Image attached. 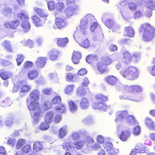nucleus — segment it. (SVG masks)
Here are the masks:
<instances>
[{"instance_id":"f257e3e1","label":"nucleus","mask_w":155,"mask_h":155,"mask_svg":"<svg viewBox=\"0 0 155 155\" xmlns=\"http://www.w3.org/2000/svg\"><path fill=\"white\" fill-rule=\"evenodd\" d=\"M140 33L142 34V40L146 42H150L155 37V28L149 23L141 25L138 29Z\"/></svg>"},{"instance_id":"f03ea898","label":"nucleus","mask_w":155,"mask_h":155,"mask_svg":"<svg viewBox=\"0 0 155 155\" xmlns=\"http://www.w3.org/2000/svg\"><path fill=\"white\" fill-rule=\"evenodd\" d=\"M95 99L96 101L91 105V106L94 109L106 111L110 109V106L107 105L104 103L108 100L107 96L102 94H97L95 95Z\"/></svg>"},{"instance_id":"7ed1b4c3","label":"nucleus","mask_w":155,"mask_h":155,"mask_svg":"<svg viewBox=\"0 0 155 155\" xmlns=\"http://www.w3.org/2000/svg\"><path fill=\"white\" fill-rule=\"evenodd\" d=\"M28 106L31 111V114L33 113L32 117L33 119L34 123L35 124H37L40 117L42 114L39 102L32 101L28 105Z\"/></svg>"},{"instance_id":"20e7f679","label":"nucleus","mask_w":155,"mask_h":155,"mask_svg":"<svg viewBox=\"0 0 155 155\" xmlns=\"http://www.w3.org/2000/svg\"><path fill=\"white\" fill-rule=\"evenodd\" d=\"M120 74L127 79L134 80L139 76V71L136 67L130 66L121 69L120 71Z\"/></svg>"},{"instance_id":"39448f33","label":"nucleus","mask_w":155,"mask_h":155,"mask_svg":"<svg viewBox=\"0 0 155 155\" xmlns=\"http://www.w3.org/2000/svg\"><path fill=\"white\" fill-rule=\"evenodd\" d=\"M113 62L111 58L107 56L104 57L97 63V68L101 73H104L106 71L107 66Z\"/></svg>"},{"instance_id":"423d86ee","label":"nucleus","mask_w":155,"mask_h":155,"mask_svg":"<svg viewBox=\"0 0 155 155\" xmlns=\"http://www.w3.org/2000/svg\"><path fill=\"white\" fill-rule=\"evenodd\" d=\"M123 57L124 62L126 64H129L132 62H136L139 59L137 54L134 53L132 54L127 50L123 52Z\"/></svg>"},{"instance_id":"0eeeda50","label":"nucleus","mask_w":155,"mask_h":155,"mask_svg":"<svg viewBox=\"0 0 155 155\" xmlns=\"http://www.w3.org/2000/svg\"><path fill=\"white\" fill-rule=\"evenodd\" d=\"M94 19V17L92 15L87 14L81 20L80 31L81 35H84L86 34V29L87 22L93 21Z\"/></svg>"},{"instance_id":"6e6552de","label":"nucleus","mask_w":155,"mask_h":155,"mask_svg":"<svg viewBox=\"0 0 155 155\" xmlns=\"http://www.w3.org/2000/svg\"><path fill=\"white\" fill-rule=\"evenodd\" d=\"M17 17L23 20L21 25L25 32L28 31L31 27L30 23L28 21L29 17L24 12H20L17 14Z\"/></svg>"},{"instance_id":"1a4fd4ad","label":"nucleus","mask_w":155,"mask_h":155,"mask_svg":"<svg viewBox=\"0 0 155 155\" xmlns=\"http://www.w3.org/2000/svg\"><path fill=\"white\" fill-rule=\"evenodd\" d=\"M102 20L103 23L108 28L111 29L113 31H115L119 29V26L116 24L114 23L113 20L111 18H108L105 19V18H103Z\"/></svg>"},{"instance_id":"9d476101","label":"nucleus","mask_w":155,"mask_h":155,"mask_svg":"<svg viewBox=\"0 0 155 155\" xmlns=\"http://www.w3.org/2000/svg\"><path fill=\"white\" fill-rule=\"evenodd\" d=\"M146 146L143 144L139 143L137 144L130 155H137V153H143L146 152Z\"/></svg>"},{"instance_id":"9b49d317","label":"nucleus","mask_w":155,"mask_h":155,"mask_svg":"<svg viewBox=\"0 0 155 155\" xmlns=\"http://www.w3.org/2000/svg\"><path fill=\"white\" fill-rule=\"evenodd\" d=\"M20 25V21L17 19L7 21L4 24L5 28L15 30L17 29Z\"/></svg>"},{"instance_id":"f8f14e48","label":"nucleus","mask_w":155,"mask_h":155,"mask_svg":"<svg viewBox=\"0 0 155 155\" xmlns=\"http://www.w3.org/2000/svg\"><path fill=\"white\" fill-rule=\"evenodd\" d=\"M31 18L34 25L37 27L42 26L45 23L46 20L47 19V18L44 19H41L36 15L32 16Z\"/></svg>"},{"instance_id":"ddd939ff","label":"nucleus","mask_w":155,"mask_h":155,"mask_svg":"<svg viewBox=\"0 0 155 155\" xmlns=\"http://www.w3.org/2000/svg\"><path fill=\"white\" fill-rule=\"evenodd\" d=\"M47 61L45 57H39L37 58L35 64L38 68H42L45 66Z\"/></svg>"},{"instance_id":"4468645a","label":"nucleus","mask_w":155,"mask_h":155,"mask_svg":"<svg viewBox=\"0 0 155 155\" xmlns=\"http://www.w3.org/2000/svg\"><path fill=\"white\" fill-rule=\"evenodd\" d=\"M55 24L58 28L60 29L64 28L67 25V23L64 19L60 17L56 18Z\"/></svg>"},{"instance_id":"2eb2a0df","label":"nucleus","mask_w":155,"mask_h":155,"mask_svg":"<svg viewBox=\"0 0 155 155\" xmlns=\"http://www.w3.org/2000/svg\"><path fill=\"white\" fill-rule=\"evenodd\" d=\"M74 6H68L65 10V13L67 16H71L74 14L75 12L79 9V7L78 5H74Z\"/></svg>"},{"instance_id":"dca6fc26","label":"nucleus","mask_w":155,"mask_h":155,"mask_svg":"<svg viewBox=\"0 0 155 155\" xmlns=\"http://www.w3.org/2000/svg\"><path fill=\"white\" fill-rule=\"evenodd\" d=\"M105 80L107 83L110 86H114L117 81V78L112 75H108L105 78Z\"/></svg>"},{"instance_id":"f3484780","label":"nucleus","mask_w":155,"mask_h":155,"mask_svg":"<svg viewBox=\"0 0 155 155\" xmlns=\"http://www.w3.org/2000/svg\"><path fill=\"white\" fill-rule=\"evenodd\" d=\"M124 88L130 92H132L135 93L140 92L142 91V88L139 86L132 85L128 86L125 85Z\"/></svg>"},{"instance_id":"a211bd4d","label":"nucleus","mask_w":155,"mask_h":155,"mask_svg":"<svg viewBox=\"0 0 155 155\" xmlns=\"http://www.w3.org/2000/svg\"><path fill=\"white\" fill-rule=\"evenodd\" d=\"M0 77L2 79L5 80L12 77V74L8 70L3 68L0 70Z\"/></svg>"},{"instance_id":"6ab92c4d","label":"nucleus","mask_w":155,"mask_h":155,"mask_svg":"<svg viewBox=\"0 0 155 155\" xmlns=\"http://www.w3.org/2000/svg\"><path fill=\"white\" fill-rule=\"evenodd\" d=\"M104 148L108 152L109 155H117V153L115 152L114 149L113 147V145L110 142L106 143Z\"/></svg>"},{"instance_id":"aec40b11","label":"nucleus","mask_w":155,"mask_h":155,"mask_svg":"<svg viewBox=\"0 0 155 155\" xmlns=\"http://www.w3.org/2000/svg\"><path fill=\"white\" fill-rule=\"evenodd\" d=\"M130 134L131 132L129 130H124L121 132L119 135V138L123 141H126Z\"/></svg>"},{"instance_id":"412c9836","label":"nucleus","mask_w":155,"mask_h":155,"mask_svg":"<svg viewBox=\"0 0 155 155\" xmlns=\"http://www.w3.org/2000/svg\"><path fill=\"white\" fill-rule=\"evenodd\" d=\"M34 11L41 18H44V19L46 18L48 16V13L44 9L38 7H35L34 8Z\"/></svg>"},{"instance_id":"4be33fe9","label":"nucleus","mask_w":155,"mask_h":155,"mask_svg":"<svg viewBox=\"0 0 155 155\" xmlns=\"http://www.w3.org/2000/svg\"><path fill=\"white\" fill-rule=\"evenodd\" d=\"M30 97L32 101L37 102L39 99L40 92L39 91L36 89L32 91L30 93Z\"/></svg>"},{"instance_id":"5701e85b","label":"nucleus","mask_w":155,"mask_h":155,"mask_svg":"<svg viewBox=\"0 0 155 155\" xmlns=\"http://www.w3.org/2000/svg\"><path fill=\"white\" fill-rule=\"evenodd\" d=\"M126 121L127 123L133 126L139 124L138 121L136 120V118L132 115H128L126 117Z\"/></svg>"},{"instance_id":"b1692460","label":"nucleus","mask_w":155,"mask_h":155,"mask_svg":"<svg viewBox=\"0 0 155 155\" xmlns=\"http://www.w3.org/2000/svg\"><path fill=\"white\" fill-rule=\"evenodd\" d=\"M57 40V43L58 45L61 47H64L67 45V44L68 42V38H56Z\"/></svg>"},{"instance_id":"393cba45","label":"nucleus","mask_w":155,"mask_h":155,"mask_svg":"<svg viewBox=\"0 0 155 155\" xmlns=\"http://www.w3.org/2000/svg\"><path fill=\"white\" fill-rule=\"evenodd\" d=\"M81 58V54L78 51H74L73 53L72 60L73 62L75 64H78Z\"/></svg>"},{"instance_id":"a878e982","label":"nucleus","mask_w":155,"mask_h":155,"mask_svg":"<svg viewBox=\"0 0 155 155\" xmlns=\"http://www.w3.org/2000/svg\"><path fill=\"white\" fill-rule=\"evenodd\" d=\"M124 35L130 37H133L134 35V29L129 26L125 27L124 30Z\"/></svg>"},{"instance_id":"bb28decb","label":"nucleus","mask_w":155,"mask_h":155,"mask_svg":"<svg viewBox=\"0 0 155 155\" xmlns=\"http://www.w3.org/2000/svg\"><path fill=\"white\" fill-rule=\"evenodd\" d=\"M127 110H122L120 111L117 115L115 119V121L117 122L119 120L126 118L128 115Z\"/></svg>"},{"instance_id":"cd10ccee","label":"nucleus","mask_w":155,"mask_h":155,"mask_svg":"<svg viewBox=\"0 0 155 155\" xmlns=\"http://www.w3.org/2000/svg\"><path fill=\"white\" fill-rule=\"evenodd\" d=\"M145 123L149 129L153 130L155 129V124L154 121L150 118L147 117L144 120Z\"/></svg>"},{"instance_id":"c85d7f7f","label":"nucleus","mask_w":155,"mask_h":155,"mask_svg":"<svg viewBox=\"0 0 155 155\" xmlns=\"http://www.w3.org/2000/svg\"><path fill=\"white\" fill-rule=\"evenodd\" d=\"M38 72L35 69H33L29 71L28 73V78L31 80L36 79L38 75Z\"/></svg>"},{"instance_id":"c756f323","label":"nucleus","mask_w":155,"mask_h":155,"mask_svg":"<svg viewBox=\"0 0 155 155\" xmlns=\"http://www.w3.org/2000/svg\"><path fill=\"white\" fill-rule=\"evenodd\" d=\"M54 116V113L52 111H49L47 112L45 117V121L48 122V123H50L53 120Z\"/></svg>"},{"instance_id":"7c9ffc66","label":"nucleus","mask_w":155,"mask_h":155,"mask_svg":"<svg viewBox=\"0 0 155 155\" xmlns=\"http://www.w3.org/2000/svg\"><path fill=\"white\" fill-rule=\"evenodd\" d=\"M80 106L82 109L87 108L89 106V102L88 99L86 98H82L81 101Z\"/></svg>"},{"instance_id":"2f4dec72","label":"nucleus","mask_w":155,"mask_h":155,"mask_svg":"<svg viewBox=\"0 0 155 155\" xmlns=\"http://www.w3.org/2000/svg\"><path fill=\"white\" fill-rule=\"evenodd\" d=\"M3 46L5 50L7 51L12 52L13 51V49L11 45V42L8 40H5L3 44Z\"/></svg>"},{"instance_id":"473e14b6","label":"nucleus","mask_w":155,"mask_h":155,"mask_svg":"<svg viewBox=\"0 0 155 155\" xmlns=\"http://www.w3.org/2000/svg\"><path fill=\"white\" fill-rule=\"evenodd\" d=\"M33 149L36 152H38L43 149V146L40 142L36 141L33 144Z\"/></svg>"},{"instance_id":"72a5a7b5","label":"nucleus","mask_w":155,"mask_h":155,"mask_svg":"<svg viewBox=\"0 0 155 155\" xmlns=\"http://www.w3.org/2000/svg\"><path fill=\"white\" fill-rule=\"evenodd\" d=\"M69 109L71 112L73 113L78 109L77 105L72 101H70L68 102Z\"/></svg>"},{"instance_id":"f704fd0d","label":"nucleus","mask_w":155,"mask_h":155,"mask_svg":"<svg viewBox=\"0 0 155 155\" xmlns=\"http://www.w3.org/2000/svg\"><path fill=\"white\" fill-rule=\"evenodd\" d=\"M31 146L29 144H26L22 147L21 152L23 154H27L30 153L31 151Z\"/></svg>"},{"instance_id":"c9c22d12","label":"nucleus","mask_w":155,"mask_h":155,"mask_svg":"<svg viewBox=\"0 0 155 155\" xmlns=\"http://www.w3.org/2000/svg\"><path fill=\"white\" fill-rule=\"evenodd\" d=\"M98 59V57L97 55L92 54L88 55L86 58L87 61L89 64H91L94 61H96Z\"/></svg>"},{"instance_id":"e433bc0d","label":"nucleus","mask_w":155,"mask_h":155,"mask_svg":"<svg viewBox=\"0 0 155 155\" xmlns=\"http://www.w3.org/2000/svg\"><path fill=\"white\" fill-rule=\"evenodd\" d=\"M85 144V141L83 140H79L74 143V147L78 150L82 149Z\"/></svg>"},{"instance_id":"4c0bfd02","label":"nucleus","mask_w":155,"mask_h":155,"mask_svg":"<svg viewBox=\"0 0 155 155\" xmlns=\"http://www.w3.org/2000/svg\"><path fill=\"white\" fill-rule=\"evenodd\" d=\"M67 127L65 126L59 129V136L60 138L64 137L67 134Z\"/></svg>"},{"instance_id":"58836bf2","label":"nucleus","mask_w":155,"mask_h":155,"mask_svg":"<svg viewBox=\"0 0 155 155\" xmlns=\"http://www.w3.org/2000/svg\"><path fill=\"white\" fill-rule=\"evenodd\" d=\"M55 110L57 112L61 113H65L67 111V108L65 105L62 104L56 107Z\"/></svg>"},{"instance_id":"ea45409f","label":"nucleus","mask_w":155,"mask_h":155,"mask_svg":"<svg viewBox=\"0 0 155 155\" xmlns=\"http://www.w3.org/2000/svg\"><path fill=\"white\" fill-rule=\"evenodd\" d=\"M61 98L60 96L57 95L52 99L51 104L53 105H57L61 103Z\"/></svg>"},{"instance_id":"a19ab883","label":"nucleus","mask_w":155,"mask_h":155,"mask_svg":"<svg viewBox=\"0 0 155 155\" xmlns=\"http://www.w3.org/2000/svg\"><path fill=\"white\" fill-rule=\"evenodd\" d=\"M30 86L27 84H24L21 86L20 92L21 93H25L29 92L31 90Z\"/></svg>"},{"instance_id":"79ce46f5","label":"nucleus","mask_w":155,"mask_h":155,"mask_svg":"<svg viewBox=\"0 0 155 155\" xmlns=\"http://www.w3.org/2000/svg\"><path fill=\"white\" fill-rule=\"evenodd\" d=\"M80 45L83 48H87L90 46L91 43L89 40L86 38L82 40L80 43Z\"/></svg>"},{"instance_id":"37998d69","label":"nucleus","mask_w":155,"mask_h":155,"mask_svg":"<svg viewBox=\"0 0 155 155\" xmlns=\"http://www.w3.org/2000/svg\"><path fill=\"white\" fill-rule=\"evenodd\" d=\"M26 143V140L20 139L18 140L16 145V148L17 149H20L24 144H25Z\"/></svg>"},{"instance_id":"c03bdc74","label":"nucleus","mask_w":155,"mask_h":155,"mask_svg":"<svg viewBox=\"0 0 155 155\" xmlns=\"http://www.w3.org/2000/svg\"><path fill=\"white\" fill-rule=\"evenodd\" d=\"M49 123L45 121L41 123L39 126L40 129L42 131L48 129L50 127Z\"/></svg>"},{"instance_id":"a18cd8bd","label":"nucleus","mask_w":155,"mask_h":155,"mask_svg":"<svg viewBox=\"0 0 155 155\" xmlns=\"http://www.w3.org/2000/svg\"><path fill=\"white\" fill-rule=\"evenodd\" d=\"M62 147L64 149H65L66 151L69 150L72 148H74L73 146V144L70 142H65L63 143Z\"/></svg>"},{"instance_id":"49530a36","label":"nucleus","mask_w":155,"mask_h":155,"mask_svg":"<svg viewBox=\"0 0 155 155\" xmlns=\"http://www.w3.org/2000/svg\"><path fill=\"white\" fill-rule=\"evenodd\" d=\"M146 6L148 9L152 10L155 7V2L152 0H150L147 2Z\"/></svg>"},{"instance_id":"de8ad7c7","label":"nucleus","mask_w":155,"mask_h":155,"mask_svg":"<svg viewBox=\"0 0 155 155\" xmlns=\"http://www.w3.org/2000/svg\"><path fill=\"white\" fill-rule=\"evenodd\" d=\"M151 63L153 65L152 68L149 69L148 71L153 76H155V58H153L151 61Z\"/></svg>"},{"instance_id":"09e8293b","label":"nucleus","mask_w":155,"mask_h":155,"mask_svg":"<svg viewBox=\"0 0 155 155\" xmlns=\"http://www.w3.org/2000/svg\"><path fill=\"white\" fill-rule=\"evenodd\" d=\"M48 8L50 11L54 10L56 7V5L54 1H51L47 2Z\"/></svg>"},{"instance_id":"8fccbe9b","label":"nucleus","mask_w":155,"mask_h":155,"mask_svg":"<svg viewBox=\"0 0 155 155\" xmlns=\"http://www.w3.org/2000/svg\"><path fill=\"white\" fill-rule=\"evenodd\" d=\"M74 85L73 84H71L67 86L64 90V92L66 94H69L73 91Z\"/></svg>"},{"instance_id":"3c124183","label":"nucleus","mask_w":155,"mask_h":155,"mask_svg":"<svg viewBox=\"0 0 155 155\" xmlns=\"http://www.w3.org/2000/svg\"><path fill=\"white\" fill-rule=\"evenodd\" d=\"M58 52L57 51H51V54L50 56V59L52 61H55L58 57Z\"/></svg>"},{"instance_id":"603ef678","label":"nucleus","mask_w":155,"mask_h":155,"mask_svg":"<svg viewBox=\"0 0 155 155\" xmlns=\"http://www.w3.org/2000/svg\"><path fill=\"white\" fill-rule=\"evenodd\" d=\"M24 56L22 54H18L17 57L16 59V61L17 62L18 66H19L23 62L24 58Z\"/></svg>"},{"instance_id":"864d4df0","label":"nucleus","mask_w":155,"mask_h":155,"mask_svg":"<svg viewBox=\"0 0 155 155\" xmlns=\"http://www.w3.org/2000/svg\"><path fill=\"white\" fill-rule=\"evenodd\" d=\"M77 93L78 95H84L86 93V91L83 87L81 86L77 88Z\"/></svg>"},{"instance_id":"5fc2aeb1","label":"nucleus","mask_w":155,"mask_h":155,"mask_svg":"<svg viewBox=\"0 0 155 155\" xmlns=\"http://www.w3.org/2000/svg\"><path fill=\"white\" fill-rule=\"evenodd\" d=\"M64 5L63 3L58 2L56 4V8L57 10L61 11L64 9Z\"/></svg>"},{"instance_id":"6e6d98bb","label":"nucleus","mask_w":155,"mask_h":155,"mask_svg":"<svg viewBox=\"0 0 155 155\" xmlns=\"http://www.w3.org/2000/svg\"><path fill=\"white\" fill-rule=\"evenodd\" d=\"M12 104V102L8 98H6L1 103L2 106H9Z\"/></svg>"},{"instance_id":"4d7b16f0","label":"nucleus","mask_w":155,"mask_h":155,"mask_svg":"<svg viewBox=\"0 0 155 155\" xmlns=\"http://www.w3.org/2000/svg\"><path fill=\"white\" fill-rule=\"evenodd\" d=\"M129 8L131 11H134L137 8V5L134 3L130 2L128 4Z\"/></svg>"},{"instance_id":"13d9d810","label":"nucleus","mask_w":155,"mask_h":155,"mask_svg":"<svg viewBox=\"0 0 155 155\" xmlns=\"http://www.w3.org/2000/svg\"><path fill=\"white\" fill-rule=\"evenodd\" d=\"M14 123V119L12 117H9L5 122V124L6 126H9L12 125Z\"/></svg>"},{"instance_id":"bf43d9fd","label":"nucleus","mask_w":155,"mask_h":155,"mask_svg":"<svg viewBox=\"0 0 155 155\" xmlns=\"http://www.w3.org/2000/svg\"><path fill=\"white\" fill-rule=\"evenodd\" d=\"M34 64L31 61H27L25 62L23 64V67L24 68H30L33 66Z\"/></svg>"},{"instance_id":"052dcab7","label":"nucleus","mask_w":155,"mask_h":155,"mask_svg":"<svg viewBox=\"0 0 155 155\" xmlns=\"http://www.w3.org/2000/svg\"><path fill=\"white\" fill-rule=\"evenodd\" d=\"M71 137L73 140H76L80 138V135L79 133L74 132L72 134Z\"/></svg>"},{"instance_id":"680f3d73","label":"nucleus","mask_w":155,"mask_h":155,"mask_svg":"<svg viewBox=\"0 0 155 155\" xmlns=\"http://www.w3.org/2000/svg\"><path fill=\"white\" fill-rule=\"evenodd\" d=\"M62 116L59 114L56 115L53 119V120L55 123H59L62 120Z\"/></svg>"},{"instance_id":"e2e57ef3","label":"nucleus","mask_w":155,"mask_h":155,"mask_svg":"<svg viewBox=\"0 0 155 155\" xmlns=\"http://www.w3.org/2000/svg\"><path fill=\"white\" fill-rule=\"evenodd\" d=\"M76 0H67L66 4L67 6L74 7V5H77L75 4Z\"/></svg>"},{"instance_id":"0e129e2a","label":"nucleus","mask_w":155,"mask_h":155,"mask_svg":"<svg viewBox=\"0 0 155 155\" xmlns=\"http://www.w3.org/2000/svg\"><path fill=\"white\" fill-rule=\"evenodd\" d=\"M74 78V75L71 73L67 74L66 77V81L69 82L73 81Z\"/></svg>"},{"instance_id":"69168bd1","label":"nucleus","mask_w":155,"mask_h":155,"mask_svg":"<svg viewBox=\"0 0 155 155\" xmlns=\"http://www.w3.org/2000/svg\"><path fill=\"white\" fill-rule=\"evenodd\" d=\"M142 12L140 10H137L134 13V17L135 18H137L143 15Z\"/></svg>"},{"instance_id":"338daca9","label":"nucleus","mask_w":155,"mask_h":155,"mask_svg":"<svg viewBox=\"0 0 155 155\" xmlns=\"http://www.w3.org/2000/svg\"><path fill=\"white\" fill-rule=\"evenodd\" d=\"M85 141L87 143V145L93 143L94 142V139L91 137L90 136H88L86 137Z\"/></svg>"},{"instance_id":"774afa93","label":"nucleus","mask_w":155,"mask_h":155,"mask_svg":"<svg viewBox=\"0 0 155 155\" xmlns=\"http://www.w3.org/2000/svg\"><path fill=\"white\" fill-rule=\"evenodd\" d=\"M138 125L135 127L134 129V134L135 135L138 134L140 132V128Z\"/></svg>"}]
</instances>
